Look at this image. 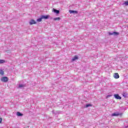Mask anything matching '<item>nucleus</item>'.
Instances as JSON below:
<instances>
[{"label": "nucleus", "mask_w": 128, "mask_h": 128, "mask_svg": "<svg viewBox=\"0 0 128 128\" xmlns=\"http://www.w3.org/2000/svg\"><path fill=\"white\" fill-rule=\"evenodd\" d=\"M50 18V15H41L40 18L36 20L38 22H40L42 20H48Z\"/></svg>", "instance_id": "obj_1"}, {"label": "nucleus", "mask_w": 128, "mask_h": 128, "mask_svg": "<svg viewBox=\"0 0 128 128\" xmlns=\"http://www.w3.org/2000/svg\"><path fill=\"white\" fill-rule=\"evenodd\" d=\"M54 20H60V18L56 17L54 18Z\"/></svg>", "instance_id": "obj_13"}, {"label": "nucleus", "mask_w": 128, "mask_h": 128, "mask_svg": "<svg viewBox=\"0 0 128 128\" xmlns=\"http://www.w3.org/2000/svg\"><path fill=\"white\" fill-rule=\"evenodd\" d=\"M112 116H122V114L118 112H114L112 114Z\"/></svg>", "instance_id": "obj_6"}, {"label": "nucleus", "mask_w": 128, "mask_h": 128, "mask_svg": "<svg viewBox=\"0 0 128 128\" xmlns=\"http://www.w3.org/2000/svg\"><path fill=\"white\" fill-rule=\"evenodd\" d=\"M52 114H55V116H56L58 114H60V111H56L54 112V110H52Z\"/></svg>", "instance_id": "obj_8"}, {"label": "nucleus", "mask_w": 128, "mask_h": 128, "mask_svg": "<svg viewBox=\"0 0 128 128\" xmlns=\"http://www.w3.org/2000/svg\"><path fill=\"white\" fill-rule=\"evenodd\" d=\"M118 34H120V33H118V32H114V36H118Z\"/></svg>", "instance_id": "obj_14"}, {"label": "nucleus", "mask_w": 128, "mask_h": 128, "mask_svg": "<svg viewBox=\"0 0 128 128\" xmlns=\"http://www.w3.org/2000/svg\"><path fill=\"white\" fill-rule=\"evenodd\" d=\"M110 96H111V95H108V96H106V98H110Z\"/></svg>", "instance_id": "obj_21"}, {"label": "nucleus", "mask_w": 128, "mask_h": 128, "mask_svg": "<svg viewBox=\"0 0 128 128\" xmlns=\"http://www.w3.org/2000/svg\"><path fill=\"white\" fill-rule=\"evenodd\" d=\"M123 96H124V98H126V93H124V94H123Z\"/></svg>", "instance_id": "obj_20"}, {"label": "nucleus", "mask_w": 128, "mask_h": 128, "mask_svg": "<svg viewBox=\"0 0 128 128\" xmlns=\"http://www.w3.org/2000/svg\"><path fill=\"white\" fill-rule=\"evenodd\" d=\"M114 78H120V75H118V73H114Z\"/></svg>", "instance_id": "obj_9"}, {"label": "nucleus", "mask_w": 128, "mask_h": 128, "mask_svg": "<svg viewBox=\"0 0 128 128\" xmlns=\"http://www.w3.org/2000/svg\"><path fill=\"white\" fill-rule=\"evenodd\" d=\"M4 62H6V60H0V64H4Z\"/></svg>", "instance_id": "obj_15"}, {"label": "nucleus", "mask_w": 128, "mask_h": 128, "mask_svg": "<svg viewBox=\"0 0 128 128\" xmlns=\"http://www.w3.org/2000/svg\"><path fill=\"white\" fill-rule=\"evenodd\" d=\"M78 60V56H75L72 59V62H74V60Z\"/></svg>", "instance_id": "obj_10"}, {"label": "nucleus", "mask_w": 128, "mask_h": 128, "mask_svg": "<svg viewBox=\"0 0 128 128\" xmlns=\"http://www.w3.org/2000/svg\"><path fill=\"white\" fill-rule=\"evenodd\" d=\"M16 116H24V114H22L20 112H16Z\"/></svg>", "instance_id": "obj_12"}, {"label": "nucleus", "mask_w": 128, "mask_h": 128, "mask_svg": "<svg viewBox=\"0 0 128 128\" xmlns=\"http://www.w3.org/2000/svg\"><path fill=\"white\" fill-rule=\"evenodd\" d=\"M114 98H115L116 100H122V97H120L118 94H114Z\"/></svg>", "instance_id": "obj_4"}, {"label": "nucleus", "mask_w": 128, "mask_h": 128, "mask_svg": "<svg viewBox=\"0 0 128 128\" xmlns=\"http://www.w3.org/2000/svg\"><path fill=\"white\" fill-rule=\"evenodd\" d=\"M122 4H125V6H128V1H125Z\"/></svg>", "instance_id": "obj_17"}, {"label": "nucleus", "mask_w": 128, "mask_h": 128, "mask_svg": "<svg viewBox=\"0 0 128 128\" xmlns=\"http://www.w3.org/2000/svg\"><path fill=\"white\" fill-rule=\"evenodd\" d=\"M1 80L4 82H6L8 80V78L6 76H3L1 78Z\"/></svg>", "instance_id": "obj_2"}, {"label": "nucleus", "mask_w": 128, "mask_h": 128, "mask_svg": "<svg viewBox=\"0 0 128 128\" xmlns=\"http://www.w3.org/2000/svg\"><path fill=\"white\" fill-rule=\"evenodd\" d=\"M92 105L90 104H86L85 108H88L89 106H90Z\"/></svg>", "instance_id": "obj_18"}, {"label": "nucleus", "mask_w": 128, "mask_h": 128, "mask_svg": "<svg viewBox=\"0 0 128 128\" xmlns=\"http://www.w3.org/2000/svg\"><path fill=\"white\" fill-rule=\"evenodd\" d=\"M26 84H19L18 88H26Z\"/></svg>", "instance_id": "obj_5"}, {"label": "nucleus", "mask_w": 128, "mask_h": 128, "mask_svg": "<svg viewBox=\"0 0 128 128\" xmlns=\"http://www.w3.org/2000/svg\"><path fill=\"white\" fill-rule=\"evenodd\" d=\"M53 12H54L55 14H60V10H58L56 9H53Z\"/></svg>", "instance_id": "obj_11"}, {"label": "nucleus", "mask_w": 128, "mask_h": 128, "mask_svg": "<svg viewBox=\"0 0 128 128\" xmlns=\"http://www.w3.org/2000/svg\"><path fill=\"white\" fill-rule=\"evenodd\" d=\"M126 128H128V126H125Z\"/></svg>", "instance_id": "obj_23"}, {"label": "nucleus", "mask_w": 128, "mask_h": 128, "mask_svg": "<svg viewBox=\"0 0 128 128\" xmlns=\"http://www.w3.org/2000/svg\"><path fill=\"white\" fill-rule=\"evenodd\" d=\"M2 118H0V122H2Z\"/></svg>", "instance_id": "obj_22"}, {"label": "nucleus", "mask_w": 128, "mask_h": 128, "mask_svg": "<svg viewBox=\"0 0 128 128\" xmlns=\"http://www.w3.org/2000/svg\"><path fill=\"white\" fill-rule=\"evenodd\" d=\"M29 24L30 26H32V24H36V20H34L32 19L30 21Z\"/></svg>", "instance_id": "obj_3"}, {"label": "nucleus", "mask_w": 128, "mask_h": 128, "mask_svg": "<svg viewBox=\"0 0 128 128\" xmlns=\"http://www.w3.org/2000/svg\"><path fill=\"white\" fill-rule=\"evenodd\" d=\"M4 74V70H0V74H2V76H3Z\"/></svg>", "instance_id": "obj_16"}, {"label": "nucleus", "mask_w": 128, "mask_h": 128, "mask_svg": "<svg viewBox=\"0 0 128 128\" xmlns=\"http://www.w3.org/2000/svg\"><path fill=\"white\" fill-rule=\"evenodd\" d=\"M69 12L70 14H78V12L77 10H70Z\"/></svg>", "instance_id": "obj_7"}, {"label": "nucleus", "mask_w": 128, "mask_h": 128, "mask_svg": "<svg viewBox=\"0 0 128 128\" xmlns=\"http://www.w3.org/2000/svg\"><path fill=\"white\" fill-rule=\"evenodd\" d=\"M109 36H112L114 34V32H109Z\"/></svg>", "instance_id": "obj_19"}]
</instances>
